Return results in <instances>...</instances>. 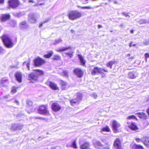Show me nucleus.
I'll return each mask as SVG.
<instances>
[{"mask_svg":"<svg viewBox=\"0 0 149 149\" xmlns=\"http://www.w3.org/2000/svg\"><path fill=\"white\" fill-rule=\"evenodd\" d=\"M144 44L145 45L147 46L149 44V42L148 41H147L146 42H145Z\"/></svg>","mask_w":149,"mask_h":149,"instance_id":"nucleus-52","label":"nucleus"},{"mask_svg":"<svg viewBox=\"0 0 149 149\" xmlns=\"http://www.w3.org/2000/svg\"><path fill=\"white\" fill-rule=\"evenodd\" d=\"M147 58H146V59H145V61H146V62L147 61Z\"/></svg>","mask_w":149,"mask_h":149,"instance_id":"nucleus-63","label":"nucleus"},{"mask_svg":"<svg viewBox=\"0 0 149 149\" xmlns=\"http://www.w3.org/2000/svg\"><path fill=\"white\" fill-rule=\"evenodd\" d=\"M29 20L32 23H34L36 21L35 17L34 14L33 13H30L29 14Z\"/></svg>","mask_w":149,"mask_h":149,"instance_id":"nucleus-19","label":"nucleus"},{"mask_svg":"<svg viewBox=\"0 0 149 149\" xmlns=\"http://www.w3.org/2000/svg\"><path fill=\"white\" fill-rule=\"evenodd\" d=\"M136 140L137 142H139L142 141V140L139 138H136Z\"/></svg>","mask_w":149,"mask_h":149,"instance_id":"nucleus-51","label":"nucleus"},{"mask_svg":"<svg viewBox=\"0 0 149 149\" xmlns=\"http://www.w3.org/2000/svg\"><path fill=\"white\" fill-rule=\"evenodd\" d=\"M73 52L72 51H71L70 52H68L66 53V54L67 56H68L70 57L71 58L73 56Z\"/></svg>","mask_w":149,"mask_h":149,"instance_id":"nucleus-36","label":"nucleus"},{"mask_svg":"<svg viewBox=\"0 0 149 149\" xmlns=\"http://www.w3.org/2000/svg\"><path fill=\"white\" fill-rule=\"evenodd\" d=\"M89 146V143L88 142H85L81 145L80 147L81 149H87Z\"/></svg>","mask_w":149,"mask_h":149,"instance_id":"nucleus-26","label":"nucleus"},{"mask_svg":"<svg viewBox=\"0 0 149 149\" xmlns=\"http://www.w3.org/2000/svg\"><path fill=\"white\" fill-rule=\"evenodd\" d=\"M127 124L131 130L135 131L138 130V128L135 123L129 122L127 123Z\"/></svg>","mask_w":149,"mask_h":149,"instance_id":"nucleus-12","label":"nucleus"},{"mask_svg":"<svg viewBox=\"0 0 149 149\" xmlns=\"http://www.w3.org/2000/svg\"><path fill=\"white\" fill-rule=\"evenodd\" d=\"M76 140H75L72 143V147L73 148H77V146L76 143Z\"/></svg>","mask_w":149,"mask_h":149,"instance_id":"nucleus-33","label":"nucleus"},{"mask_svg":"<svg viewBox=\"0 0 149 149\" xmlns=\"http://www.w3.org/2000/svg\"><path fill=\"white\" fill-rule=\"evenodd\" d=\"M74 72L79 77H81L83 74V71L80 68H75L74 70Z\"/></svg>","mask_w":149,"mask_h":149,"instance_id":"nucleus-13","label":"nucleus"},{"mask_svg":"<svg viewBox=\"0 0 149 149\" xmlns=\"http://www.w3.org/2000/svg\"><path fill=\"white\" fill-rule=\"evenodd\" d=\"M127 56L128 57L127 58L128 60L130 61H132L134 58L133 56H130V54H127Z\"/></svg>","mask_w":149,"mask_h":149,"instance_id":"nucleus-35","label":"nucleus"},{"mask_svg":"<svg viewBox=\"0 0 149 149\" xmlns=\"http://www.w3.org/2000/svg\"><path fill=\"white\" fill-rule=\"evenodd\" d=\"M27 104L29 106H31L32 104V102L31 101L28 100L27 101Z\"/></svg>","mask_w":149,"mask_h":149,"instance_id":"nucleus-44","label":"nucleus"},{"mask_svg":"<svg viewBox=\"0 0 149 149\" xmlns=\"http://www.w3.org/2000/svg\"><path fill=\"white\" fill-rule=\"evenodd\" d=\"M77 97L76 99L71 100L70 102L72 105L74 106V104L79 103V101L82 98L81 94L80 93H78L77 94Z\"/></svg>","mask_w":149,"mask_h":149,"instance_id":"nucleus-7","label":"nucleus"},{"mask_svg":"<svg viewBox=\"0 0 149 149\" xmlns=\"http://www.w3.org/2000/svg\"><path fill=\"white\" fill-rule=\"evenodd\" d=\"M136 45V44H134L133 45H132V46H134V47H135Z\"/></svg>","mask_w":149,"mask_h":149,"instance_id":"nucleus-62","label":"nucleus"},{"mask_svg":"<svg viewBox=\"0 0 149 149\" xmlns=\"http://www.w3.org/2000/svg\"><path fill=\"white\" fill-rule=\"evenodd\" d=\"M15 102L16 103L17 105L19 104V101L17 100H15Z\"/></svg>","mask_w":149,"mask_h":149,"instance_id":"nucleus-55","label":"nucleus"},{"mask_svg":"<svg viewBox=\"0 0 149 149\" xmlns=\"http://www.w3.org/2000/svg\"><path fill=\"white\" fill-rule=\"evenodd\" d=\"M136 114L140 118L143 119H146V114L143 112L138 113H136Z\"/></svg>","mask_w":149,"mask_h":149,"instance_id":"nucleus-25","label":"nucleus"},{"mask_svg":"<svg viewBox=\"0 0 149 149\" xmlns=\"http://www.w3.org/2000/svg\"><path fill=\"white\" fill-rule=\"evenodd\" d=\"M122 14L125 16L126 17L129 18L130 17V16L128 15V13L126 12H123L122 13Z\"/></svg>","mask_w":149,"mask_h":149,"instance_id":"nucleus-42","label":"nucleus"},{"mask_svg":"<svg viewBox=\"0 0 149 149\" xmlns=\"http://www.w3.org/2000/svg\"><path fill=\"white\" fill-rule=\"evenodd\" d=\"M114 61H109L107 64V66L108 67H109L110 69L112 68V65L114 64Z\"/></svg>","mask_w":149,"mask_h":149,"instance_id":"nucleus-29","label":"nucleus"},{"mask_svg":"<svg viewBox=\"0 0 149 149\" xmlns=\"http://www.w3.org/2000/svg\"><path fill=\"white\" fill-rule=\"evenodd\" d=\"M63 74L65 76L67 77L68 76V73L66 71H64Z\"/></svg>","mask_w":149,"mask_h":149,"instance_id":"nucleus-47","label":"nucleus"},{"mask_svg":"<svg viewBox=\"0 0 149 149\" xmlns=\"http://www.w3.org/2000/svg\"><path fill=\"white\" fill-rule=\"evenodd\" d=\"M110 131V129L109 127V126H106L105 127H103L101 130V132L103 134H105L104 133V132H109Z\"/></svg>","mask_w":149,"mask_h":149,"instance_id":"nucleus-27","label":"nucleus"},{"mask_svg":"<svg viewBox=\"0 0 149 149\" xmlns=\"http://www.w3.org/2000/svg\"><path fill=\"white\" fill-rule=\"evenodd\" d=\"M68 15L69 19L73 20L81 17V13L77 11L73 10L70 11L68 13Z\"/></svg>","mask_w":149,"mask_h":149,"instance_id":"nucleus-2","label":"nucleus"},{"mask_svg":"<svg viewBox=\"0 0 149 149\" xmlns=\"http://www.w3.org/2000/svg\"><path fill=\"white\" fill-rule=\"evenodd\" d=\"M108 72L107 69H104L103 68H100L97 67H95L92 70L91 73L92 74L95 75L97 73L102 74L103 72Z\"/></svg>","mask_w":149,"mask_h":149,"instance_id":"nucleus-6","label":"nucleus"},{"mask_svg":"<svg viewBox=\"0 0 149 149\" xmlns=\"http://www.w3.org/2000/svg\"><path fill=\"white\" fill-rule=\"evenodd\" d=\"M71 47L69 46L66 47H63L60 48H58L56 49V51L58 52H61L68 49H71Z\"/></svg>","mask_w":149,"mask_h":149,"instance_id":"nucleus-24","label":"nucleus"},{"mask_svg":"<svg viewBox=\"0 0 149 149\" xmlns=\"http://www.w3.org/2000/svg\"><path fill=\"white\" fill-rule=\"evenodd\" d=\"M49 86L52 89L56 90L58 89V88L56 84L53 82H50L49 83Z\"/></svg>","mask_w":149,"mask_h":149,"instance_id":"nucleus-20","label":"nucleus"},{"mask_svg":"<svg viewBox=\"0 0 149 149\" xmlns=\"http://www.w3.org/2000/svg\"><path fill=\"white\" fill-rule=\"evenodd\" d=\"M147 22H146V20L144 19H141L140 21L139 22V23L140 24H142L143 23H146Z\"/></svg>","mask_w":149,"mask_h":149,"instance_id":"nucleus-40","label":"nucleus"},{"mask_svg":"<svg viewBox=\"0 0 149 149\" xmlns=\"http://www.w3.org/2000/svg\"><path fill=\"white\" fill-rule=\"evenodd\" d=\"M71 31L72 32V33H73V32H74V31L73 30H71Z\"/></svg>","mask_w":149,"mask_h":149,"instance_id":"nucleus-61","label":"nucleus"},{"mask_svg":"<svg viewBox=\"0 0 149 149\" xmlns=\"http://www.w3.org/2000/svg\"><path fill=\"white\" fill-rule=\"evenodd\" d=\"M60 83L62 86V89H65L66 87V83L63 81H61Z\"/></svg>","mask_w":149,"mask_h":149,"instance_id":"nucleus-30","label":"nucleus"},{"mask_svg":"<svg viewBox=\"0 0 149 149\" xmlns=\"http://www.w3.org/2000/svg\"><path fill=\"white\" fill-rule=\"evenodd\" d=\"M137 75V74L136 72H133L129 73L128 77L130 78L133 79L136 77Z\"/></svg>","mask_w":149,"mask_h":149,"instance_id":"nucleus-22","label":"nucleus"},{"mask_svg":"<svg viewBox=\"0 0 149 149\" xmlns=\"http://www.w3.org/2000/svg\"><path fill=\"white\" fill-rule=\"evenodd\" d=\"M96 146L97 147V148H99V147L102 146V144L99 141H96Z\"/></svg>","mask_w":149,"mask_h":149,"instance_id":"nucleus-38","label":"nucleus"},{"mask_svg":"<svg viewBox=\"0 0 149 149\" xmlns=\"http://www.w3.org/2000/svg\"><path fill=\"white\" fill-rule=\"evenodd\" d=\"M92 96L95 99H96L97 97V95L96 93H94L92 94Z\"/></svg>","mask_w":149,"mask_h":149,"instance_id":"nucleus-50","label":"nucleus"},{"mask_svg":"<svg viewBox=\"0 0 149 149\" xmlns=\"http://www.w3.org/2000/svg\"><path fill=\"white\" fill-rule=\"evenodd\" d=\"M17 80L19 82H21L22 81V74L21 72H17L15 73V74Z\"/></svg>","mask_w":149,"mask_h":149,"instance_id":"nucleus-15","label":"nucleus"},{"mask_svg":"<svg viewBox=\"0 0 149 149\" xmlns=\"http://www.w3.org/2000/svg\"><path fill=\"white\" fill-rule=\"evenodd\" d=\"M131 33H133L134 32V30H131L130 31Z\"/></svg>","mask_w":149,"mask_h":149,"instance_id":"nucleus-59","label":"nucleus"},{"mask_svg":"<svg viewBox=\"0 0 149 149\" xmlns=\"http://www.w3.org/2000/svg\"><path fill=\"white\" fill-rule=\"evenodd\" d=\"M102 27V26L100 25H99L98 26V28H99V29H100V28Z\"/></svg>","mask_w":149,"mask_h":149,"instance_id":"nucleus-57","label":"nucleus"},{"mask_svg":"<svg viewBox=\"0 0 149 149\" xmlns=\"http://www.w3.org/2000/svg\"><path fill=\"white\" fill-rule=\"evenodd\" d=\"M132 42H131L130 44H129V46H130V47H131L132 46Z\"/></svg>","mask_w":149,"mask_h":149,"instance_id":"nucleus-56","label":"nucleus"},{"mask_svg":"<svg viewBox=\"0 0 149 149\" xmlns=\"http://www.w3.org/2000/svg\"><path fill=\"white\" fill-rule=\"evenodd\" d=\"M53 53V52L51 51L48 54L45 55L44 56L46 58H49L52 56Z\"/></svg>","mask_w":149,"mask_h":149,"instance_id":"nucleus-32","label":"nucleus"},{"mask_svg":"<svg viewBox=\"0 0 149 149\" xmlns=\"http://www.w3.org/2000/svg\"><path fill=\"white\" fill-rule=\"evenodd\" d=\"M0 17L1 21L4 22L9 19L10 17V15L9 14H3L1 15Z\"/></svg>","mask_w":149,"mask_h":149,"instance_id":"nucleus-17","label":"nucleus"},{"mask_svg":"<svg viewBox=\"0 0 149 149\" xmlns=\"http://www.w3.org/2000/svg\"><path fill=\"white\" fill-rule=\"evenodd\" d=\"M29 65L30 64L29 62H27L26 63V62H25L23 63V65H26V66L27 68L29 70Z\"/></svg>","mask_w":149,"mask_h":149,"instance_id":"nucleus-41","label":"nucleus"},{"mask_svg":"<svg viewBox=\"0 0 149 149\" xmlns=\"http://www.w3.org/2000/svg\"><path fill=\"white\" fill-rule=\"evenodd\" d=\"M8 3L9 6L13 8L17 7L20 4L19 0H9Z\"/></svg>","mask_w":149,"mask_h":149,"instance_id":"nucleus-4","label":"nucleus"},{"mask_svg":"<svg viewBox=\"0 0 149 149\" xmlns=\"http://www.w3.org/2000/svg\"><path fill=\"white\" fill-rule=\"evenodd\" d=\"M82 9H91L92 8L90 6H85V7H81Z\"/></svg>","mask_w":149,"mask_h":149,"instance_id":"nucleus-49","label":"nucleus"},{"mask_svg":"<svg viewBox=\"0 0 149 149\" xmlns=\"http://www.w3.org/2000/svg\"><path fill=\"white\" fill-rule=\"evenodd\" d=\"M19 26L21 29L23 30H26L29 28V26L26 21H23L20 23Z\"/></svg>","mask_w":149,"mask_h":149,"instance_id":"nucleus-16","label":"nucleus"},{"mask_svg":"<svg viewBox=\"0 0 149 149\" xmlns=\"http://www.w3.org/2000/svg\"><path fill=\"white\" fill-rule=\"evenodd\" d=\"M52 108L54 111L56 112L60 109L61 107L58 104L54 103L52 104Z\"/></svg>","mask_w":149,"mask_h":149,"instance_id":"nucleus-14","label":"nucleus"},{"mask_svg":"<svg viewBox=\"0 0 149 149\" xmlns=\"http://www.w3.org/2000/svg\"><path fill=\"white\" fill-rule=\"evenodd\" d=\"M127 119H128L130 120L131 119H136V116L134 115H132L130 116H128L127 117Z\"/></svg>","mask_w":149,"mask_h":149,"instance_id":"nucleus-37","label":"nucleus"},{"mask_svg":"<svg viewBox=\"0 0 149 149\" xmlns=\"http://www.w3.org/2000/svg\"><path fill=\"white\" fill-rule=\"evenodd\" d=\"M5 53L4 50L0 46V54H2Z\"/></svg>","mask_w":149,"mask_h":149,"instance_id":"nucleus-45","label":"nucleus"},{"mask_svg":"<svg viewBox=\"0 0 149 149\" xmlns=\"http://www.w3.org/2000/svg\"><path fill=\"white\" fill-rule=\"evenodd\" d=\"M48 21V20H46L44 22H43L42 23H41L40 25H39V27L40 28H41L42 26L43 25V24L44 23H46Z\"/></svg>","mask_w":149,"mask_h":149,"instance_id":"nucleus-46","label":"nucleus"},{"mask_svg":"<svg viewBox=\"0 0 149 149\" xmlns=\"http://www.w3.org/2000/svg\"><path fill=\"white\" fill-rule=\"evenodd\" d=\"M4 2V0H0V3L3 4Z\"/></svg>","mask_w":149,"mask_h":149,"instance_id":"nucleus-54","label":"nucleus"},{"mask_svg":"<svg viewBox=\"0 0 149 149\" xmlns=\"http://www.w3.org/2000/svg\"><path fill=\"white\" fill-rule=\"evenodd\" d=\"M1 39L4 44L6 47L11 48L13 47V42L8 35H4L1 37Z\"/></svg>","mask_w":149,"mask_h":149,"instance_id":"nucleus-3","label":"nucleus"},{"mask_svg":"<svg viewBox=\"0 0 149 149\" xmlns=\"http://www.w3.org/2000/svg\"><path fill=\"white\" fill-rule=\"evenodd\" d=\"M111 125L114 132L115 133L117 132L118 129L120 127L119 123L116 121L113 120L112 122Z\"/></svg>","mask_w":149,"mask_h":149,"instance_id":"nucleus-8","label":"nucleus"},{"mask_svg":"<svg viewBox=\"0 0 149 149\" xmlns=\"http://www.w3.org/2000/svg\"><path fill=\"white\" fill-rule=\"evenodd\" d=\"M29 2H32V3H33L34 2L32 0H29Z\"/></svg>","mask_w":149,"mask_h":149,"instance_id":"nucleus-60","label":"nucleus"},{"mask_svg":"<svg viewBox=\"0 0 149 149\" xmlns=\"http://www.w3.org/2000/svg\"><path fill=\"white\" fill-rule=\"evenodd\" d=\"M47 108V105L41 106L39 107L38 109V112L42 114L46 115L49 112Z\"/></svg>","mask_w":149,"mask_h":149,"instance_id":"nucleus-5","label":"nucleus"},{"mask_svg":"<svg viewBox=\"0 0 149 149\" xmlns=\"http://www.w3.org/2000/svg\"><path fill=\"white\" fill-rule=\"evenodd\" d=\"M79 59L80 61L81 65L84 66L85 65L86 61L84 59L83 56L81 55H78Z\"/></svg>","mask_w":149,"mask_h":149,"instance_id":"nucleus-23","label":"nucleus"},{"mask_svg":"<svg viewBox=\"0 0 149 149\" xmlns=\"http://www.w3.org/2000/svg\"><path fill=\"white\" fill-rule=\"evenodd\" d=\"M23 127V125L19 124H12L10 126V128L12 130H18L21 129Z\"/></svg>","mask_w":149,"mask_h":149,"instance_id":"nucleus-9","label":"nucleus"},{"mask_svg":"<svg viewBox=\"0 0 149 149\" xmlns=\"http://www.w3.org/2000/svg\"><path fill=\"white\" fill-rule=\"evenodd\" d=\"M1 84L3 86H5L8 83V80L6 78H2L0 81Z\"/></svg>","mask_w":149,"mask_h":149,"instance_id":"nucleus-21","label":"nucleus"},{"mask_svg":"<svg viewBox=\"0 0 149 149\" xmlns=\"http://www.w3.org/2000/svg\"><path fill=\"white\" fill-rule=\"evenodd\" d=\"M144 143L146 146L149 147V137H145Z\"/></svg>","mask_w":149,"mask_h":149,"instance_id":"nucleus-28","label":"nucleus"},{"mask_svg":"<svg viewBox=\"0 0 149 149\" xmlns=\"http://www.w3.org/2000/svg\"><path fill=\"white\" fill-rule=\"evenodd\" d=\"M17 24V22L15 20L11 22V24L12 26H15Z\"/></svg>","mask_w":149,"mask_h":149,"instance_id":"nucleus-39","label":"nucleus"},{"mask_svg":"<svg viewBox=\"0 0 149 149\" xmlns=\"http://www.w3.org/2000/svg\"><path fill=\"white\" fill-rule=\"evenodd\" d=\"M5 97V98H8V96H6Z\"/></svg>","mask_w":149,"mask_h":149,"instance_id":"nucleus-64","label":"nucleus"},{"mask_svg":"<svg viewBox=\"0 0 149 149\" xmlns=\"http://www.w3.org/2000/svg\"><path fill=\"white\" fill-rule=\"evenodd\" d=\"M17 88L15 86H13L12 88L11 92L13 94L17 92Z\"/></svg>","mask_w":149,"mask_h":149,"instance_id":"nucleus-34","label":"nucleus"},{"mask_svg":"<svg viewBox=\"0 0 149 149\" xmlns=\"http://www.w3.org/2000/svg\"><path fill=\"white\" fill-rule=\"evenodd\" d=\"M43 74V72L42 70H36L35 72L29 75V79L31 80V82H34L38 79V76L41 75Z\"/></svg>","mask_w":149,"mask_h":149,"instance_id":"nucleus-1","label":"nucleus"},{"mask_svg":"<svg viewBox=\"0 0 149 149\" xmlns=\"http://www.w3.org/2000/svg\"><path fill=\"white\" fill-rule=\"evenodd\" d=\"M82 1H84V3L86 4L88 3V0H82Z\"/></svg>","mask_w":149,"mask_h":149,"instance_id":"nucleus-53","label":"nucleus"},{"mask_svg":"<svg viewBox=\"0 0 149 149\" xmlns=\"http://www.w3.org/2000/svg\"><path fill=\"white\" fill-rule=\"evenodd\" d=\"M60 58V57L59 55L54 56L53 58V60H58Z\"/></svg>","mask_w":149,"mask_h":149,"instance_id":"nucleus-43","label":"nucleus"},{"mask_svg":"<svg viewBox=\"0 0 149 149\" xmlns=\"http://www.w3.org/2000/svg\"><path fill=\"white\" fill-rule=\"evenodd\" d=\"M62 41V40L61 38H59L56 39L55 41L53 42V43L54 45H56L61 43Z\"/></svg>","mask_w":149,"mask_h":149,"instance_id":"nucleus-31","label":"nucleus"},{"mask_svg":"<svg viewBox=\"0 0 149 149\" xmlns=\"http://www.w3.org/2000/svg\"><path fill=\"white\" fill-rule=\"evenodd\" d=\"M42 3H38V4H37L36 5V6H39V5H42Z\"/></svg>","mask_w":149,"mask_h":149,"instance_id":"nucleus-58","label":"nucleus"},{"mask_svg":"<svg viewBox=\"0 0 149 149\" xmlns=\"http://www.w3.org/2000/svg\"><path fill=\"white\" fill-rule=\"evenodd\" d=\"M45 61L40 57L36 58L34 61V65L36 66H39L43 64Z\"/></svg>","mask_w":149,"mask_h":149,"instance_id":"nucleus-10","label":"nucleus"},{"mask_svg":"<svg viewBox=\"0 0 149 149\" xmlns=\"http://www.w3.org/2000/svg\"><path fill=\"white\" fill-rule=\"evenodd\" d=\"M113 145L116 149H123L121 145L120 140L119 139H116L113 143Z\"/></svg>","mask_w":149,"mask_h":149,"instance_id":"nucleus-11","label":"nucleus"},{"mask_svg":"<svg viewBox=\"0 0 149 149\" xmlns=\"http://www.w3.org/2000/svg\"><path fill=\"white\" fill-rule=\"evenodd\" d=\"M130 147L132 149H143V148L142 146L136 145L133 143L131 144Z\"/></svg>","mask_w":149,"mask_h":149,"instance_id":"nucleus-18","label":"nucleus"},{"mask_svg":"<svg viewBox=\"0 0 149 149\" xmlns=\"http://www.w3.org/2000/svg\"><path fill=\"white\" fill-rule=\"evenodd\" d=\"M145 57V59H146V58H149V54L148 53H146L144 55Z\"/></svg>","mask_w":149,"mask_h":149,"instance_id":"nucleus-48","label":"nucleus"}]
</instances>
